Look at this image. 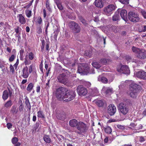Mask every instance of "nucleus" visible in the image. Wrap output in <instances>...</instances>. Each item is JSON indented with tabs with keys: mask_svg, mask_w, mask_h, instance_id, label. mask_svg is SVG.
<instances>
[{
	"mask_svg": "<svg viewBox=\"0 0 146 146\" xmlns=\"http://www.w3.org/2000/svg\"><path fill=\"white\" fill-rule=\"evenodd\" d=\"M67 91V89L63 87H60L56 90V96L59 100H64L65 94Z\"/></svg>",
	"mask_w": 146,
	"mask_h": 146,
	"instance_id": "1",
	"label": "nucleus"
},
{
	"mask_svg": "<svg viewBox=\"0 0 146 146\" xmlns=\"http://www.w3.org/2000/svg\"><path fill=\"white\" fill-rule=\"evenodd\" d=\"M128 17L129 20L132 22H138L140 19L139 15L137 13L134 11H130L128 13Z\"/></svg>",
	"mask_w": 146,
	"mask_h": 146,
	"instance_id": "2",
	"label": "nucleus"
},
{
	"mask_svg": "<svg viewBox=\"0 0 146 146\" xmlns=\"http://www.w3.org/2000/svg\"><path fill=\"white\" fill-rule=\"evenodd\" d=\"M76 128L78 130L77 133L79 134H81L83 133L86 132L88 129V127L86 125L81 121L78 122Z\"/></svg>",
	"mask_w": 146,
	"mask_h": 146,
	"instance_id": "3",
	"label": "nucleus"
},
{
	"mask_svg": "<svg viewBox=\"0 0 146 146\" xmlns=\"http://www.w3.org/2000/svg\"><path fill=\"white\" fill-rule=\"evenodd\" d=\"M75 96V92L73 91L68 90L67 89V91L65 94L64 101L66 102H68L73 100Z\"/></svg>",
	"mask_w": 146,
	"mask_h": 146,
	"instance_id": "4",
	"label": "nucleus"
},
{
	"mask_svg": "<svg viewBox=\"0 0 146 146\" xmlns=\"http://www.w3.org/2000/svg\"><path fill=\"white\" fill-rule=\"evenodd\" d=\"M69 26L71 29L75 33H78L80 31V27L77 23L74 21L70 22Z\"/></svg>",
	"mask_w": 146,
	"mask_h": 146,
	"instance_id": "5",
	"label": "nucleus"
},
{
	"mask_svg": "<svg viewBox=\"0 0 146 146\" xmlns=\"http://www.w3.org/2000/svg\"><path fill=\"white\" fill-rule=\"evenodd\" d=\"M89 70L88 67L84 64H80L78 65L77 71L81 74H85Z\"/></svg>",
	"mask_w": 146,
	"mask_h": 146,
	"instance_id": "6",
	"label": "nucleus"
},
{
	"mask_svg": "<svg viewBox=\"0 0 146 146\" xmlns=\"http://www.w3.org/2000/svg\"><path fill=\"white\" fill-rule=\"evenodd\" d=\"M118 109L119 113L124 115H126L129 111V108L127 105L123 103L119 104Z\"/></svg>",
	"mask_w": 146,
	"mask_h": 146,
	"instance_id": "7",
	"label": "nucleus"
},
{
	"mask_svg": "<svg viewBox=\"0 0 146 146\" xmlns=\"http://www.w3.org/2000/svg\"><path fill=\"white\" fill-rule=\"evenodd\" d=\"M57 79L60 83L67 86L68 85L69 81L68 79L66 77V75L64 73L60 74L58 76Z\"/></svg>",
	"mask_w": 146,
	"mask_h": 146,
	"instance_id": "8",
	"label": "nucleus"
},
{
	"mask_svg": "<svg viewBox=\"0 0 146 146\" xmlns=\"http://www.w3.org/2000/svg\"><path fill=\"white\" fill-rule=\"evenodd\" d=\"M115 6L113 4L108 5L107 7L105 8L104 9V13L107 15L111 13L112 12L115 10Z\"/></svg>",
	"mask_w": 146,
	"mask_h": 146,
	"instance_id": "9",
	"label": "nucleus"
},
{
	"mask_svg": "<svg viewBox=\"0 0 146 146\" xmlns=\"http://www.w3.org/2000/svg\"><path fill=\"white\" fill-rule=\"evenodd\" d=\"M116 111V108L113 104L109 105L107 108V112L110 116L113 115Z\"/></svg>",
	"mask_w": 146,
	"mask_h": 146,
	"instance_id": "10",
	"label": "nucleus"
},
{
	"mask_svg": "<svg viewBox=\"0 0 146 146\" xmlns=\"http://www.w3.org/2000/svg\"><path fill=\"white\" fill-rule=\"evenodd\" d=\"M77 91L80 96H85L87 93V89L81 85L78 86L77 87Z\"/></svg>",
	"mask_w": 146,
	"mask_h": 146,
	"instance_id": "11",
	"label": "nucleus"
},
{
	"mask_svg": "<svg viewBox=\"0 0 146 146\" xmlns=\"http://www.w3.org/2000/svg\"><path fill=\"white\" fill-rule=\"evenodd\" d=\"M137 77L143 80H146V72L142 70L137 72L136 74Z\"/></svg>",
	"mask_w": 146,
	"mask_h": 146,
	"instance_id": "12",
	"label": "nucleus"
},
{
	"mask_svg": "<svg viewBox=\"0 0 146 146\" xmlns=\"http://www.w3.org/2000/svg\"><path fill=\"white\" fill-rule=\"evenodd\" d=\"M137 58L140 59H144L146 58V51L141 50L139 53L137 55Z\"/></svg>",
	"mask_w": 146,
	"mask_h": 146,
	"instance_id": "13",
	"label": "nucleus"
},
{
	"mask_svg": "<svg viewBox=\"0 0 146 146\" xmlns=\"http://www.w3.org/2000/svg\"><path fill=\"white\" fill-rule=\"evenodd\" d=\"M130 90H135L136 91H138V88H139L140 86L134 82H132L130 84Z\"/></svg>",
	"mask_w": 146,
	"mask_h": 146,
	"instance_id": "14",
	"label": "nucleus"
},
{
	"mask_svg": "<svg viewBox=\"0 0 146 146\" xmlns=\"http://www.w3.org/2000/svg\"><path fill=\"white\" fill-rule=\"evenodd\" d=\"M120 15L123 19L125 21L127 20V12L125 9H122L120 13Z\"/></svg>",
	"mask_w": 146,
	"mask_h": 146,
	"instance_id": "15",
	"label": "nucleus"
},
{
	"mask_svg": "<svg viewBox=\"0 0 146 146\" xmlns=\"http://www.w3.org/2000/svg\"><path fill=\"white\" fill-rule=\"evenodd\" d=\"M28 68L27 66L25 67L23 70V74L22 76L25 78H27L29 75V73L28 72Z\"/></svg>",
	"mask_w": 146,
	"mask_h": 146,
	"instance_id": "16",
	"label": "nucleus"
},
{
	"mask_svg": "<svg viewBox=\"0 0 146 146\" xmlns=\"http://www.w3.org/2000/svg\"><path fill=\"white\" fill-rule=\"evenodd\" d=\"M69 125L72 127H74L76 126L78 123L77 121L75 119L70 120L69 122Z\"/></svg>",
	"mask_w": 146,
	"mask_h": 146,
	"instance_id": "17",
	"label": "nucleus"
},
{
	"mask_svg": "<svg viewBox=\"0 0 146 146\" xmlns=\"http://www.w3.org/2000/svg\"><path fill=\"white\" fill-rule=\"evenodd\" d=\"M95 3L97 7L101 8L103 7V3L102 0H96Z\"/></svg>",
	"mask_w": 146,
	"mask_h": 146,
	"instance_id": "18",
	"label": "nucleus"
},
{
	"mask_svg": "<svg viewBox=\"0 0 146 146\" xmlns=\"http://www.w3.org/2000/svg\"><path fill=\"white\" fill-rule=\"evenodd\" d=\"M43 139L46 143L49 144L52 142L50 137L48 135H44L43 136Z\"/></svg>",
	"mask_w": 146,
	"mask_h": 146,
	"instance_id": "19",
	"label": "nucleus"
},
{
	"mask_svg": "<svg viewBox=\"0 0 146 146\" xmlns=\"http://www.w3.org/2000/svg\"><path fill=\"white\" fill-rule=\"evenodd\" d=\"M9 96V94L8 91L7 90H4L3 92L2 97L3 99L4 100H7Z\"/></svg>",
	"mask_w": 146,
	"mask_h": 146,
	"instance_id": "20",
	"label": "nucleus"
},
{
	"mask_svg": "<svg viewBox=\"0 0 146 146\" xmlns=\"http://www.w3.org/2000/svg\"><path fill=\"white\" fill-rule=\"evenodd\" d=\"M19 22L22 24H25L26 23V20L24 17L21 14L19 15Z\"/></svg>",
	"mask_w": 146,
	"mask_h": 146,
	"instance_id": "21",
	"label": "nucleus"
},
{
	"mask_svg": "<svg viewBox=\"0 0 146 146\" xmlns=\"http://www.w3.org/2000/svg\"><path fill=\"white\" fill-rule=\"evenodd\" d=\"M10 112L13 115L16 114L18 112L17 107L15 106H13L11 109Z\"/></svg>",
	"mask_w": 146,
	"mask_h": 146,
	"instance_id": "22",
	"label": "nucleus"
},
{
	"mask_svg": "<svg viewBox=\"0 0 146 146\" xmlns=\"http://www.w3.org/2000/svg\"><path fill=\"white\" fill-rule=\"evenodd\" d=\"M130 96L133 98H135L137 95V93L138 91L135 90H130Z\"/></svg>",
	"mask_w": 146,
	"mask_h": 146,
	"instance_id": "23",
	"label": "nucleus"
},
{
	"mask_svg": "<svg viewBox=\"0 0 146 146\" xmlns=\"http://www.w3.org/2000/svg\"><path fill=\"white\" fill-rule=\"evenodd\" d=\"M96 105L100 107L103 106L104 103L103 101L102 100H98L96 102Z\"/></svg>",
	"mask_w": 146,
	"mask_h": 146,
	"instance_id": "24",
	"label": "nucleus"
},
{
	"mask_svg": "<svg viewBox=\"0 0 146 146\" xmlns=\"http://www.w3.org/2000/svg\"><path fill=\"white\" fill-rule=\"evenodd\" d=\"M100 63L97 62H93L92 64L94 67L96 68H99L102 66L100 64Z\"/></svg>",
	"mask_w": 146,
	"mask_h": 146,
	"instance_id": "25",
	"label": "nucleus"
},
{
	"mask_svg": "<svg viewBox=\"0 0 146 146\" xmlns=\"http://www.w3.org/2000/svg\"><path fill=\"white\" fill-rule=\"evenodd\" d=\"M131 49L133 52L136 54V55L139 53V52H140L141 50L140 48L135 47L134 46H133L132 47Z\"/></svg>",
	"mask_w": 146,
	"mask_h": 146,
	"instance_id": "26",
	"label": "nucleus"
},
{
	"mask_svg": "<svg viewBox=\"0 0 146 146\" xmlns=\"http://www.w3.org/2000/svg\"><path fill=\"white\" fill-rule=\"evenodd\" d=\"M125 66H124V65H120L117 66V71L121 73H123V69L125 68Z\"/></svg>",
	"mask_w": 146,
	"mask_h": 146,
	"instance_id": "27",
	"label": "nucleus"
},
{
	"mask_svg": "<svg viewBox=\"0 0 146 146\" xmlns=\"http://www.w3.org/2000/svg\"><path fill=\"white\" fill-rule=\"evenodd\" d=\"M124 66H125L126 68L123 69V73L125 74H129L130 73V71L128 66L127 65H124Z\"/></svg>",
	"mask_w": 146,
	"mask_h": 146,
	"instance_id": "28",
	"label": "nucleus"
},
{
	"mask_svg": "<svg viewBox=\"0 0 146 146\" xmlns=\"http://www.w3.org/2000/svg\"><path fill=\"white\" fill-rule=\"evenodd\" d=\"M13 105V103L11 100H10L7 101L5 104L4 107L6 108H10Z\"/></svg>",
	"mask_w": 146,
	"mask_h": 146,
	"instance_id": "29",
	"label": "nucleus"
},
{
	"mask_svg": "<svg viewBox=\"0 0 146 146\" xmlns=\"http://www.w3.org/2000/svg\"><path fill=\"white\" fill-rule=\"evenodd\" d=\"M98 80L99 81H101L104 83H106L108 82L107 79L103 77H99L98 78Z\"/></svg>",
	"mask_w": 146,
	"mask_h": 146,
	"instance_id": "30",
	"label": "nucleus"
},
{
	"mask_svg": "<svg viewBox=\"0 0 146 146\" xmlns=\"http://www.w3.org/2000/svg\"><path fill=\"white\" fill-rule=\"evenodd\" d=\"M119 13L117 12L113 17L112 20L113 21H116L119 19Z\"/></svg>",
	"mask_w": 146,
	"mask_h": 146,
	"instance_id": "31",
	"label": "nucleus"
},
{
	"mask_svg": "<svg viewBox=\"0 0 146 146\" xmlns=\"http://www.w3.org/2000/svg\"><path fill=\"white\" fill-rule=\"evenodd\" d=\"M25 104L27 106V108L29 109V110H30L31 109V106L30 105V103L29 102V99L27 97H26L25 98Z\"/></svg>",
	"mask_w": 146,
	"mask_h": 146,
	"instance_id": "32",
	"label": "nucleus"
},
{
	"mask_svg": "<svg viewBox=\"0 0 146 146\" xmlns=\"http://www.w3.org/2000/svg\"><path fill=\"white\" fill-rule=\"evenodd\" d=\"M103 89H105L106 90V94H109L111 93L113 91V89L112 88H105V87H103Z\"/></svg>",
	"mask_w": 146,
	"mask_h": 146,
	"instance_id": "33",
	"label": "nucleus"
},
{
	"mask_svg": "<svg viewBox=\"0 0 146 146\" xmlns=\"http://www.w3.org/2000/svg\"><path fill=\"white\" fill-rule=\"evenodd\" d=\"M34 86V84L32 83H30L28 84L27 86V90L30 92L32 90Z\"/></svg>",
	"mask_w": 146,
	"mask_h": 146,
	"instance_id": "34",
	"label": "nucleus"
},
{
	"mask_svg": "<svg viewBox=\"0 0 146 146\" xmlns=\"http://www.w3.org/2000/svg\"><path fill=\"white\" fill-rule=\"evenodd\" d=\"M79 18L80 20V21L84 25L86 26L88 25L87 21H86L83 18L82 16H79Z\"/></svg>",
	"mask_w": 146,
	"mask_h": 146,
	"instance_id": "35",
	"label": "nucleus"
},
{
	"mask_svg": "<svg viewBox=\"0 0 146 146\" xmlns=\"http://www.w3.org/2000/svg\"><path fill=\"white\" fill-rule=\"evenodd\" d=\"M105 132L108 134H110L112 132L111 128L109 126H107L104 129Z\"/></svg>",
	"mask_w": 146,
	"mask_h": 146,
	"instance_id": "36",
	"label": "nucleus"
},
{
	"mask_svg": "<svg viewBox=\"0 0 146 146\" xmlns=\"http://www.w3.org/2000/svg\"><path fill=\"white\" fill-rule=\"evenodd\" d=\"M37 116L41 118H44V115L42 111H39L37 112Z\"/></svg>",
	"mask_w": 146,
	"mask_h": 146,
	"instance_id": "37",
	"label": "nucleus"
},
{
	"mask_svg": "<svg viewBox=\"0 0 146 146\" xmlns=\"http://www.w3.org/2000/svg\"><path fill=\"white\" fill-rule=\"evenodd\" d=\"M109 61L108 59L106 58H102L100 60V64H105Z\"/></svg>",
	"mask_w": 146,
	"mask_h": 146,
	"instance_id": "38",
	"label": "nucleus"
},
{
	"mask_svg": "<svg viewBox=\"0 0 146 146\" xmlns=\"http://www.w3.org/2000/svg\"><path fill=\"white\" fill-rule=\"evenodd\" d=\"M18 141V138L16 137H13L11 140L13 144H16Z\"/></svg>",
	"mask_w": 146,
	"mask_h": 146,
	"instance_id": "39",
	"label": "nucleus"
},
{
	"mask_svg": "<svg viewBox=\"0 0 146 146\" xmlns=\"http://www.w3.org/2000/svg\"><path fill=\"white\" fill-rule=\"evenodd\" d=\"M84 55L87 57H90L92 55V52L91 51L89 52L88 51H86L84 54Z\"/></svg>",
	"mask_w": 146,
	"mask_h": 146,
	"instance_id": "40",
	"label": "nucleus"
},
{
	"mask_svg": "<svg viewBox=\"0 0 146 146\" xmlns=\"http://www.w3.org/2000/svg\"><path fill=\"white\" fill-rule=\"evenodd\" d=\"M16 55L15 54L12 55L9 59V61L10 62L13 61Z\"/></svg>",
	"mask_w": 146,
	"mask_h": 146,
	"instance_id": "41",
	"label": "nucleus"
},
{
	"mask_svg": "<svg viewBox=\"0 0 146 146\" xmlns=\"http://www.w3.org/2000/svg\"><path fill=\"white\" fill-rule=\"evenodd\" d=\"M119 1L124 4L127 5L129 3V0H119Z\"/></svg>",
	"mask_w": 146,
	"mask_h": 146,
	"instance_id": "42",
	"label": "nucleus"
},
{
	"mask_svg": "<svg viewBox=\"0 0 146 146\" xmlns=\"http://www.w3.org/2000/svg\"><path fill=\"white\" fill-rule=\"evenodd\" d=\"M26 14L28 17H30L31 16V11L30 10H27L25 11Z\"/></svg>",
	"mask_w": 146,
	"mask_h": 146,
	"instance_id": "43",
	"label": "nucleus"
},
{
	"mask_svg": "<svg viewBox=\"0 0 146 146\" xmlns=\"http://www.w3.org/2000/svg\"><path fill=\"white\" fill-rule=\"evenodd\" d=\"M46 8H47V9L49 11L51 12V8H50V7L49 3L48 2V1H46Z\"/></svg>",
	"mask_w": 146,
	"mask_h": 146,
	"instance_id": "44",
	"label": "nucleus"
},
{
	"mask_svg": "<svg viewBox=\"0 0 146 146\" xmlns=\"http://www.w3.org/2000/svg\"><path fill=\"white\" fill-rule=\"evenodd\" d=\"M56 136L59 141H61L64 138V137L61 135H56Z\"/></svg>",
	"mask_w": 146,
	"mask_h": 146,
	"instance_id": "45",
	"label": "nucleus"
},
{
	"mask_svg": "<svg viewBox=\"0 0 146 146\" xmlns=\"http://www.w3.org/2000/svg\"><path fill=\"white\" fill-rule=\"evenodd\" d=\"M34 54L32 52L29 53V58L30 60H32L34 58Z\"/></svg>",
	"mask_w": 146,
	"mask_h": 146,
	"instance_id": "46",
	"label": "nucleus"
},
{
	"mask_svg": "<svg viewBox=\"0 0 146 146\" xmlns=\"http://www.w3.org/2000/svg\"><path fill=\"white\" fill-rule=\"evenodd\" d=\"M56 3L57 6L58 8L60 10L63 9V8L62 6L61 5L60 3H58L57 1H56Z\"/></svg>",
	"mask_w": 146,
	"mask_h": 146,
	"instance_id": "47",
	"label": "nucleus"
},
{
	"mask_svg": "<svg viewBox=\"0 0 146 146\" xmlns=\"http://www.w3.org/2000/svg\"><path fill=\"white\" fill-rule=\"evenodd\" d=\"M141 13L144 18L146 19V11L142 10L141 11Z\"/></svg>",
	"mask_w": 146,
	"mask_h": 146,
	"instance_id": "48",
	"label": "nucleus"
},
{
	"mask_svg": "<svg viewBox=\"0 0 146 146\" xmlns=\"http://www.w3.org/2000/svg\"><path fill=\"white\" fill-rule=\"evenodd\" d=\"M24 62L25 64L26 65L29 64L31 63V61L30 60H28L27 58H25V59Z\"/></svg>",
	"mask_w": 146,
	"mask_h": 146,
	"instance_id": "49",
	"label": "nucleus"
},
{
	"mask_svg": "<svg viewBox=\"0 0 146 146\" xmlns=\"http://www.w3.org/2000/svg\"><path fill=\"white\" fill-rule=\"evenodd\" d=\"M125 59L127 61L130 62H131L132 58L129 56H127L125 57Z\"/></svg>",
	"mask_w": 146,
	"mask_h": 146,
	"instance_id": "50",
	"label": "nucleus"
},
{
	"mask_svg": "<svg viewBox=\"0 0 146 146\" xmlns=\"http://www.w3.org/2000/svg\"><path fill=\"white\" fill-rule=\"evenodd\" d=\"M39 122H36V123L35 124V125H34V129L36 131V129H37L39 126Z\"/></svg>",
	"mask_w": 146,
	"mask_h": 146,
	"instance_id": "51",
	"label": "nucleus"
},
{
	"mask_svg": "<svg viewBox=\"0 0 146 146\" xmlns=\"http://www.w3.org/2000/svg\"><path fill=\"white\" fill-rule=\"evenodd\" d=\"M37 23L39 25H41L42 23V20L40 17H38Z\"/></svg>",
	"mask_w": 146,
	"mask_h": 146,
	"instance_id": "52",
	"label": "nucleus"
},
{
	"mask_svg": "<svg viewBox=\"0 0 146 146\" xmlns=\"http://www.w3.org/2000/svg\"><path fill=\"white\" fill-rule=\"evenodd\" d=\"M117 127L118 128L122 130L124 129H125V127L124 126L121 125H117Z\"/></svg>",
	"mask_w": 146,
	"mask_h": 146,
	"instance_id": "53",
	"label": "nucleus"
},
{
	"mask_svg": "<svg viewBox=\"0 0 146 146\" xmlns=\"http://www.w3.org/2000/svg\"><path fill=\"white\" fill-rule=\"evenodd\" d=\"M7 126L8 129H10L12 127V125L11 123H7Z\"/></svg>",
	"mask_w": 146,
	"mask_h": 146,
	"instance_id": "54",
	"label": "nucleus"
},
{
	"mask_svg": "<svg viewBox=\"0 0 146 146\" xmlns=\"http://www.w3.org/2000/svg\"><path fill=\"white\" fill-rule=\"evenodd\" d=\"M10 71L11 72L13 73L14 72V69L13 67L11 64L10 66Z\"/></svg>",
	"mask_w": 146,
	"mask_h": 146,
	"instance_id": "55",
	"label": "nucleus"
},
{
	"mask_svg": "<svg viewBox=\"0 0 146 146\" xmlns=\"http://www.w3.org/2000/svg\"><path fill=\"white\" fill-rule=\"evenodd\" d=\"M19 29L20 28L19 26L17 27V28L15 29V31L17 34L19 33Z\"/></svg>",
	"mask_w": 146,
	"mask_h": 146,
	"instance_id": "56",
	"label": "nucleus"
},
{
	"mask_svg": "<svg viewBox=\"0 0 146 146\" xmlns=\"http://www.w3.org/2000/svg\"><path fill=\"white\" fill-rule=\"evenodd\" d=\"M8 93L9 94V95L10 98H11L13 94V92L10 89H8Z\"/></svg>",
	"mask_w": 146,
	"mask_h": 146,
	"instance_id": "57",
	"label": "nucleus"
},
{
	"mask_svg": "<svg viewBox=\"0 0 146 146\" xmlns=\"http://www.w3.org/2000/svg\"><path fill=\"white\" fill-rule=\"evenodd\" d=\"M45 44V41L44 40L42 41V46L41 47V48L42 50H43L44 47V46Z\"/></svg>",
	"mask_w": 146,
	"mask_h": 146,
	"instance_id": "58",
	"label": "nucleus"
},
{
	"mask_svg": "<svg viewBox=\"0 0 146 146\" xmlns=\"http://www.w3.org/2000/svg\"><path fill=\"white\" fill-rule=\"evenodd\" d=\"M23 105L22 104L19 106V110L20 111H23Z\"/></svg>",
	"mask_w": 146,
	"mask_h": 146,
	"instance_id": "59",
	"label": "nucleus"
},
{
	"mask_svg": "<svg viewBox=\"0 0 146 146\" xmlns=\"http://www.w3.org/2000/svg\"><path fill=\"white\" fill-rule=\"evenodd\" d=\"M43 17L44 18H45L46 15V11L45 9H44L43 10Z\"/></svg>",
	"mask_w": 146,
	"mask_h": 146,
	"instance_id": "60",
	"label": "nucleus"
},
{
	"mask_svg": "<svg viewBox=\"0 0 146 146\" xmlns=\"http://www.w3.org/2000/svg\"><path fill=\"white\" fill-rule=\"evenodd\" d=\"M40 88L39 86H37L36 88V91L37 93L40 92Z\"/></svg>",
	"mask_w": 146,
	"mask_h": 146,
	"instance_id": "61",
	"label": "nucleus"
},
{
	"mask_svg": "<svg viewBox=\"0 0 146 146\" xmlns=\"http://www.w3.org/2000/svg\"><path fill=\"white\" fill-rule=\"evenodd\" d=\"M33 71L32 65H31L29 67V72L30 73H31Z\"/></svg>",
	"mask_w": 146,
	"mask_h": 146,
	"instance_id": "62",
	"label": "nucleus"
},
{
	"mask_svg": "<svg viewBox=\"0 0 146 146\" xmlns=\"http://www.w3.org/2000/svg\"><path fill=\"white\" fill-rule=\"evenodd\" d=\"M20 54L21 56L23 55V54L24 52V50L23 49H21L20 50Z\"/></svg>",
	"mask_w": 146,
	"mask_h": 146,
	"instance_id": "63",
	"label": "nucleus"
},
{
	"mask_svg": "<svg viewBox=\"0 0 146 146\" xmlns=\"http://www.w3.org/2000/svg\"><path fill=\"white\" fill-rule=\"evenodd\" d=\"M145 141L144 138L142 137H140L139 141L140 142H142Z\"/></svg>",
	"mask_w": 146,
	"mask_h": 146,
	"instance_id": "64",
	"label": "nucleus"
}]
</instances>
